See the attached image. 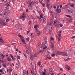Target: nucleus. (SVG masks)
Instances as JSON below:
<instances>
[{"label":"nucleus","mask_w":75,"mask_h":75,"mask_svg":"<svg viewBox=\"0 0 75 75\" xmlns=\"http://www.w3.org/2000/svg\"><path fill=\"white\" fill-rule=\"evenodd\" d=\"M16 28L17 29H18V28H19V26H18V25H16Z\"/></svg>","instance_id":"nucleus-29"},{"label":"nucleus","mask_w":75,"mask_h":75,"mask_svg":"<svg viewBox=\"0 0 75 75\" xmlns=\"http://www.w3.org/2000/svg\"><path fill=\"white\" fill-rule=\"evenodd\" d=\"M16 67L17 69H18V68H19V66L18 64L17 63H16Z\"/></svg>","instance_id":"nucleus-19"},{"label":"nucleus","mask_w":75,"mask_h":75,"mask_svg":"<svg viewBox=\"0 0 75 75\" xmlns=\"http://www.w3.org/2000/svg\"><path fill=\"white\" fill-rule=\"evenodd\" d=\"M37 34L38 35H41V32L40 31H38V30L36 31Z\"/></svg>","instance_id":"nucleus-9"},{"label":"nucleus","mask_w":75,"mask_h":75,"mask_svg":"<svg viewBox=\"0 0 75 75\" xmlns=\"http://www.w3.org/2000/svg\"><path fill=\"white\" fill-rule=\"evenodd\" d=\"M26 54H28L30 53V52H29V51L28 50H26Z\"/></svg>","instance_id":"nucleus-35"},{"label":"nucleus","mask_w":75,"mask_h":75,"mask_svg":"<svg viewBox=\"0 0 75 75\" xmlns=\"http://www.w3.org/2000/svg\"><path fill=\"white\" fill-rule=\"evenodd\" d=\"M9 70L10 72H11V71H12V69H10Z\"/></svg>","instance_id":"nucleus-47"},{"label":"nucleus","mask_w":75,"mask_h":75,"mask_svg":"<svg viewBox=\"0 0 75 75\" xmlns=\"http://www.w3.org/2000/svg\"><path fill=\"white\" fill-rule=\"evenodd\" d=\"M35 57H37V53H35Z\"/></svg>","instance_id":"nucleus-41"},{"label":"nucleus","mask_w":75,"mask_h":75,"mask_svg":"<svg viewBox=\"0 0 75 75\" xmlns=\"http://www.w3.org/2000/svg\"><path fill=\"white\" fill-rule=\"evenodd\" d=\"M70 58H67V59L66 60L67 61H69V60H70Z\"/></svg>","instance_id":"nucleus-53"},{"label":"nucleus","mask_w":75,"mask_h":75,"mask_svg":"<svg viewBox=\"0 0 75 75\" xmlns=\"http://www.w3.org/2000/svg\"><path fill=\"white\" fill-rule=\"evenodd\" d=\"M23 55L26 57V58H27V56L25 55V54H24V53H23Z\"/></svg>","instance_id":"nucleus-58"},{"label":"nucleus","mask_w":75,"mask_h":75,"mask_svg":"<svg viewBox=\"0 0 75 75\" xmlns=\"http://www.w3.org/2000/svg\"><path fill=\"white\" fill-rule=\"evenodd\" d=\"M26 39L28 41H30V39L28 38H26Z\"/></svg>","instance_id":"nucleus-46"},{"label":"nucleus","mask_w":75,"mask_h":75,"mask_svg":"<svg viewBox=\"0 0 75 75\" xmlns=\"http://www.w3.org/2000/svg\"><path fill=\"white\" fill-rule=\"evenodd\" d=\"M25 17H26V14L25 12H24L23 14L21 16L20 18H25Z\"/></svg>","instance_id":"nucleus-3"},{"label":"nucleus","mask_w":75,"mask_h":75,"mask_svg":"<svg viewBox=\"0 0 75 75\" xmlns=\"http://www.w3.org/2000/svg\"><path fill=\"white\" fill-rule=\"evenodd\" d=\"M70 7H73V8H75V4H71L70 5Z\"/></svg>","instance_id":"nucleus-13"},{"label":"nucleus","mask_w":75,"mask_h":75,"mask_svg":"<svg viewBox=\"0 0 75 75\" xmlns=\"http://www.w3.org/2000/svg\"><path fill=\"white\" fill-rule=\"evenodd\" d=\"M62 54H64L63 55V56L67 54V52H62Z\"/></svg>","instance_id":"nucleus-25"},{"label":"nucleus","mask_w":75,"mask_h":75,"mask_svg":"<svg viewBox=\"0 0 75 75\" xmlns=\"http://www.w3.org/2000/svg\"><path fill=\"white\" fill-rule=\"evenodd\" d=\"M26 11L27 13H28V9L27 8L26 9Z\"/></svg>","instance_id":"nucleus-57"},{"label":"nucleus","mask_w":75,"mask_h":75,"mask_svg":"<svg viewBox=\"0 0 75 75\" xmlns=\"http://www.w3.org/2000/svg\"><path fill=\"white\" fill-rule=\"evenodd\" d=\"M60 70H61V71H63V70L62 69L60 68L59 69Z\"/></svg>","instance_id":"nucleus-62"},{"label":"nucleus","mask_w":75,"mask_h":75,"mask_svg":"<svg viewBox=\"0 0 75 75\" xmlns=\"http://www.w3.org/2000/svg\"><path fill=\"white\" fill-rule=\"evenodd\" d=\"M10 56L12 58H13V55L11 54L10 55Z\"/></svg>","instance_id":"nucleus-54"},{"label":"nucleus","mask_w":75,"mask_h":75,"mask_svg":"<svg viewBox=\"0 0 75 75\" xmlns=\"http://www.w3.org/2000/svg\"><path fill=\"white\" fill-rule=\"evenodd\" d=\"M18 37H20V39H21V41H23V40H24V39H23V37L21 36V35H18Z\"/></svg>","instance_id":"nucleus-12"},{"label":"nucleus","mask_w":75,"mask_h":75,"mask_svg":"<svg viewBox=\"0 0 75 75\" xmlns=\"http://www.w3.org/2000/svg\"><path fill=\"white\" fill-rule=\"evenodd\" d=\"M52 4H50L49 5L48 4H47V7L49 9H50V8H52Z\"/></svg>","instance_id":"nucleus-5"},{"label":"nucleus","mask_w":75,"mask_h":75,"mask_svg":"<svg viewBox=\"0 0 75 75\" xmlns=\"http://www.w3.org/2000/svg\"><path fill=\"white\" fill-rule=\"evenodd\" d=\"M30 18L31 19H33V16L32 15H31L30 16Z\"/></svg>","instance_id":"nucleus-33"},{"label":"nucleus","mask_w":75,"mask_h":75,"mask_svg":"<svg viewBox=\"0 0 75 75\" xmlns=\"http://www.w3.org/2000/svg\"><path fill=\"white\" fill-rule=\"evenodd\" d=\"M71 54V51L70 50L66 51V54H65V56H67L68 55Z\"/></svg>","instance_id":"nucleus-4"},{"label":"nucleus","mask_w":75,"mask_h":75,"mask_svg":"<svg viewBox=\"0 0 75 75\" xmlns=\"http://www.w3.org/2000/svg\"><path fill=\"white\" fill-rule=\"evenodd\" d=\"M59 6H57V9L56 10V11H57V10H58V8H59Z\"/></svg>","instance_id":"nucleus-48"},{"label":"nucleus","mask_w":75,"mask_h":75,"mask_svg":"<svg viewBox=\"0 0 75 75\" xmlns=\"http://www.w3.org/2000/svg\"><path fill=\"white\" fill-rule=\"evenodd\" d=\"M7 59L8 61H9V62H11V58H10V57H8L7 58Z\"/></svg>","instance_id":"nucleus-17"},{"label":"nucleus","mask_w":75,"mask_h":75,"mask_svg":"<svg viewBox=\"0 0 75 75\" xmlns=\"http://www.w3.org/2000/svg\"><path fill=\"white\" fill-rule=\"evenodd\" d=\"M26 74L27 75H28V70H27V71Z\"/></svg>","instance_id":"nucleus-56"},{"label":"nucleus","mask_w":75,"mask_h":75,"mask_svg":"<svg viewBox=\"0 0 75 75\" xmlns=\"http://www.w3.org/2000/svg\"><path fill=\"white\" fill-rule=\"evenodd\" d=\"M25 19L24 18H23L22 19L23 21H25Z\"/></svg>","instance_id":"nucleus-63"},{"label":"nucleus","mask_w":75,"mask_h":75,"mask_svg":"<svg viewBox=\"0 0 75 75\" xmlns=\"http://www.w3.org/2000/svg\"><path fill=\"white\" fill-rule=\"evenodd\" d=\"M47 48V46H45V47H43V50H45V49H46Z\"/></svg>","instance_id":"nucleus-42"},{"label":"nucleus","mask_w":75,"mask_h":75,"mask_svg":"<svg viewBox=\"0 0 75 75\" xmlns=\"http://www.w3.org/2000/svg\"><path fill=\"white\" fill-rule=\"evenodd\" d=\"M28 7L30 9H32L33 7L32 6V5H34V2L33 1H31L30 0V1L28 2Z\"/></svg>","instance_id":"nucleus-1"},{"label":"nucleus","mask_w":75,"mask_h":75,"mask_svg":"<svg viewBox=\"0 0 75 75\" xmlns=\"http://www.w3.org/2000/svg\"><path fill=\"white\" fill-rule=\"evenodd\" d=\"M25 47H26V48L28 49V50H30V48L28 46H25Z\"/></svg>","instance_id":"nucleus-24"},{"label":"nucleus","mask_w":75,"mask_h":75,"mask_svg":"<svg viewBox=\"0 0 75 75\" xmlns=\"http://www.w3.org/2000/svg\"><path fill=\"white\" fill-rule=\"evenodd\" d=\"M49 30L50 32L52 31V27H50L49 28Z\"/></svg>","instance_id":"nucleus-14"},{"label":"nucleus","mask_w":75,"mask_h":75,"mask_svg":"<svg viewBox=\"0 0 75 75\" xmlns=\"http://www.w3.org/2000/svg\"><path fill=\"white\" fill-rule=\"evenodd\" d=\"M7 5L8 6H10V2L8 3L7 4Z\"/></svg>","instance_id":"nucleus-36"},{"label":"nucleus","mask_w":75,"mask_h":75,"mask_svg":"<svg viewBox=\"0 0 75 75\" xmlns=\"http://www.w3.org/2000/svg\"><path fill=\"white\" fill-rule=\"evenodd\" d=\"M69 13V14L71 16H74L75 14V11L72 9L69 10L68 11Z\"/></svg>","instance_id":"nucleus-2"},{"label":"nucleus","mask_w":75,"mask_h":75,"mask_svg":"<svg viewBox=\"0 0 75 75\" xmlns=\"http://www.w3.org/2000/svg\"><path fill=\"white\" fill-rule=\"evenodd\" d=\"M2 72L4 74H5L6 72V71H5V70H2Z\"/></svg>","instance_id":"nucleus-26"},{"label":"nucleus","mask_w":75,"mask_h":75,"mask_svg":"<svg viewBox=\"0 0 75 75\" xmlns=\"http://www.w3.org/2000/svg\"><path fill=\"white\" fill-rule=\"evenodd\" d=\"M68 11H69V10H68V9L67 8L66 10H65V11L66 12V13H69V12Z\"/></svg>","instance_id":"nucleus-32"},{"label":"nucleus","mask_w":75,"mask_h":75,"mask_svg":"<svg viewBox=\"0 0 75 75\" xmlns=\"http://www.w3.org/2000/svg\"><path fill=\"white\" fill-rule=\"evenodd\" d=\"M67 68L68 71L71 70V68H70V67L68 66H67Z\"/></svg>","instance_id":"nucleus-18"},{"label":"nucleus","mask_w":75,"mask_h":75,"mask_svg":"<svg viewBox=\"0 0 75 75\" xmlns=\"http://www.w3.org/2000/svg\"><path fill=\"white\" fill-rule=\"evenodd\" d=\"M67 17H71V16L69 15H66Z\"/></svg>","instance_id":"nucleus-51"},{"label":"nucleus","mask_w":75,"mask_h":75,"mask_svg":"<svg viewBox=\"0 0 75 75\" xmlns=\"http://www.w3.org/2000/svg\"><path fill=\"white\" fill-rule=\"evenodd\" d=\"M0 24L2 25H6V23L4 21H2L1 22H0Z\"/></svg>","instance_id":"nucleus-7"},{"label":"nucleus","mask_w":75,"mask_h":75,"mask_svg":"<svg viewBox=\"0 0 75 75\" xmlns=\"http://www.w3.org/2000/svg\"><path fill=\"white\" fill-rule=\"evenodd\" d=\"M26 74V72H25V71H24L23 72V75H25V74Z\"/></svg>","instance_id":"nucleus-31"},{"label":"nucleus","mask_w":75,"mask_h":75,"mask_svg":"<svg viewBox=\"0 0 75 75\" xmlns=\"http://www.w3.org/2000/svg\"><path fill=\"white\" fill-rule=\"evenodd\" d=\"M18 58L19 59H20V57L19 56H18Z\"/></svg>","instance_id":"nucleus-59"},{"label":"nucleus","mask_w":75,"mask_h":75,"mask_svg":"<svg viewBox=\"0 0 75 75\" xmlns=\"http://www.w3.org/2000/svg\"><path fill=\"white\" fill-rule=\"evenodd\" d=\"M42 5L43 7H45V3L43 4H42Z\"/></svg>","instance_id":"nucleus-37"},{"label":"nucleus","mask_w":75,"mask_h":75,"mask_svg":"<svg viewBox=\"0 0 75 75\" xmlns=\"http://www.w3.org/2000/svg\"><path fill=\"white\" fill-rule=\"evenodd\" d=\"M52 48H53V49L54 48V45H52Z\"/></svg>","instance_id":"nucleus-43"},{"label":"nucleus","mask_w":75,"mask_h":75,"mask_svg":"<svg viewBox=\"0 0 75 75\" xmlns=\"http://www.w3.org/2000/svg\"><path fill=\"white\" fill-rule=\"evenodd\" d=\"M31 24V21H30L29 22V24L30 25Z\"/></svg>","instance_id":"nucleus-49"},{"label":"nucleus","mask_w":75,"mask_h":75,"mask_svg":"<svg viewBox=\"0 0 75 75\" xmlns=\"http://www.w3.org/2000/svg\"><path fill=\"white\" fill-rule=\"evenodd\" d=\"M47 58H48L49 59H51V57H47Z\"/></svg>","instance_id":"nucleus-40"},{"label":"nucleus","mask_w":75,"mask_h":75,"mask_svg":"<svg viewBox=\"0 0 75 75\" xmlns=\"http://www.w3.org/2000/svg\"><path fill=\"white\" fill-rule=\"evenodd\" d=\"M7 10H5L4 11V16H6L7 14Z\"/></svg>","instance_id":"nucleus-11"},{"label":"nucleus","mask_w":75,"mask_h":75,"mask_svg":"<svg viewBox=\"0 0 75 75\" xmlns=\"http://www.w3.org/2000/svg\"><path fill=\"white\" fill-rule=\"evenodd\" d=\"M46 19H47V17L46 16H44L43 17V20L44 21H45L46 20Z\"/></svg>","instance_id":"nucleus-21"},{"label":"nucleus","mask_w":75,"mask_h":75,"mask_svg":"<svg viewBox=\"0 0 75 75\" xmlns=\"http://www.w3.org/2000/svg\"><path fill=\"white\" fill-rule=\"evenodd\" d=\"M37 27H38V25H36L34 27L35 29L37 31L38 30V29H37Z\"/></svg>","instance_id":"nucleus-16"},{"label":"nucleus","mask_w":75,"mask_h":75,"mask_svg":"<svg viewBox=\"0 0 75 75\" xmlns=\"http://www.w3.org/2000/svg\"><path fill=\"white\" fill-rule=\"evenodd\" d=\"M43 52H44V50H40L39 52V53H43Z\"/></svg>","instance_id":"nucleus-23"},{"label":"nucleus","mask_w":75,"mask_h":75,"mask_svg":"<svg viewBox=\"0 0 75 75\" xmlns=\"http://www.w3.org/2000/svg\"><path fill=\"white\" fill-rule=\"evenodd\" d=\"M9 21H10V19L9 18H8L6 20V23H8Z\"/></svg>","instance_id":"nucleus-27"},{"label":"nucleus","mask_w":75,"mask_h":75,"mask_svg":"<svg viewBox=\"0 0 75 75\" xmlns=\"http://www.w3.org/2000/svg\"><path fill=\"white\" fill-rule=\"evenodd\" d=\"M61 37H60V38H58V41H60V39H61Z\"/></svg>","instance_id":"nucleus-55"},{"label":"nucleus","mask_w":75,"mask_h":75,"mask_svg":"<svg viewBox=\"0 0 75 75\" xmlns=\"http://www.w3.org/2000/svg\"><path fill=\"white\" fill-rule=\"evenodd\" d=\"M34 3L35 4H37L38 3V2L36 1H35Z\"/></svg>","instance_id":"nucleus-34"},{"label":"nucleus","mask_w":75,"mask_h":75,"mask_svg":"<svg viewBox=\"0 0 75 75\" xmlns=\"http://www.w3.org/2000/svg\"><path fill=\"white\" fill-rule=\"evenodd\" d=\"M57 23V21H55L54 22V24H55Z\"/></svg>","instance_id":"nucleus-45"},{"label":"nucleus","mask_w":75,"mask_h":75,"mask_svg":"<svg viewBox=\"0 0 75 75\" xmlns=\"http://www.w3.org/2000/svg\"><path fill=\"white\" fill-rule=\"evenodd\" d=\"M72 38H74V39L75 38V36H74L71 37Z\"/></svg>","instance_id":"nucleus-60"},{"label":"nucleus","mask_w":75,"mask_h":75,"mask_svg":"<svg viewBox=\"0 0 75 75\" xmlns=\"http://www.w3.org/2000/svg\"><path fill=\"white\" fill-rule=\"evenodd\" d=\"M2 65L5 68H6V65L5 64H3Z\"/></svg>","instance_id":"nucleus-30"},{"label":"nucleus","mask_w":75,"mask_h":75,"mask_svg":"<svg viewBox=\"0 0 75 75\" xmlns=\"http://www.w3.org/2000/svg\"><path fill=\"white\" fill-rule=\"evenodd\" d=\"M40 17L41 18H43V16L42 15H40Z\"/></svg>","instance_id":"nucleus-44"},{"label":"nucleus","mask_w":75,"mask_h":75,"mask_svg":"<svg viewBox=\"0 0 75 75\" xmlns=\"http://www.w3.org/2000/svg\"><path fill=\"white\" fill-rule=\"evenodd\" d=\"M49 71H50V72H52V70L51 69L49 70Z\"/></svg>","instance_id":"nucleus-64"},{"label":"nucleus","mask_w":75,"mask_h":75,"mask_svg":"<svg viewBox=\"0 0 75 75\" xmlns=\"http://www.w3.org/2000/svg\"><path fill=\"white\" fill-rule=\"evenodd\" d=\"M57 53L58 54V55H61V54H62V52H60L58 51H57Z\"/></svg>","instance_id":"nucleus-22"},{"label":"nucleus","mask_w":75,"mask_h":75,"mask_svg":"<svg viewBox=\"0 0 75 75\" xmlns=\"http://www.w3.org/2000/svg\"><path fill=\"white\" fill-rule=\"evenodd\" d=\"M22 41L23 42V44H25V40H22Z\"/></svg>","instance_id":"nucleus-28"},{"label":"nucleus","mask_w":75,"mask_h":75,"mask_svg":"<svg viewBox=\"0 0 75 75\" xmlns=\"http://www.w3.org/2000/svg\"><path fill=\"white\" fill-rule=\"evenodd\" d=\"M62 33V31H60L58 33V34L59 36V37L60 38H61V33Z\"/></svg>","instance_id":"nucleus-8"},{"label":"nucleus","mask_w":75,"mask_h":75,"mask_svg":"<svg viewBox=\"0 0 75 75\" xmlns=\"http://www.w3.org/2000/svg\"><path fill=\"white\" fill-rule=\"evenodd\" d=\"M62 10L61 9V8H60L58 9H57V12L58 13H60L61 12Z\"/></svg>","instance_id":"nucleus-10"},{"label":"nucleus","mask_w":75,"mask_h":75,"mask_svg":"<svg viewBox=\"0 0 75 75\" xmlns=\"http://www.w3.org/2000/svg\"><path fill=\"white\" fill-rule=\"evenodd\" d=\"M0 42L2 43L4 42V40L1 38H0Z\"/></svg>","instance_id":"nucleus-15"},{"label":"nucleus","mask_w":75,"mask_h":75,"mask_svg":"<svg viewBox=\"0 0 75 75\" xmlns=\"http://www.w3.org/2000/svg\"><path fill=\"white\" fill-rule=\"evenodd\" d=\"M41 75H46V73H45V72H44V71H42Z\"/></svg>","instance_id":"nucleus-20"},{"label":"nucleus","mask_w":75,"mask_h":75,"mask_svg":"<svg viewBox=\"0 0 75 75\" xmlns=\"http://www.w3.org/2000/svg\"><path fill=\"white\" fill-rule=\"evenodd\" d=\"M0 57L1 58H4L5 57H6V56L5 55H4L3 54L1 53L0 54Z\"/></svg>","instance_id":"nucleus-6"},{"label":"nucleus","mask_w":75,"mask_h":75,"mask_svg":"<svg viewBox=\"0 0 75 75\" xmlns=\"http://www.w3.org/2000/svg\"><path fill=\"white\" fill-rule=\"evenodd\" d=\"M60 27H62L63 26V24H62L61 23H60Z\"/></svg>","instance_id":"nucleus-38"},{"label":"nucleus","mask_w":75,"mask_h":75,"mask_svg":"<svg viewBox=\"0 0 75 75\" xmlns=\"http://www.w3.org/2000/svg\"><path fill=\"white\" fill-rule=\"evenodd\" d=\"M12 59H13V60H14V61H15V60H16V58H14L13 57L12 58Z\"/></svg>","instance_id":"nucleus-39"},{"label":"nucleus","mask_w":75,"mask_h":75,"mask_svg":"<svg viewBox=\"0 0 75 75\" xmlns=\"http://www.w3.org/2000/svg\"><path fill=\"white\" fill-rule=\"evenodd\" d=\"M55 54H52V57H54V56H55Z\"/></svg>","instance_id":"nucleus-61"},{"label":"nucleus","mask_w":75,"mask_h":75,"mask_svg":"<svg viewBox=\"0 0 75 75\" xmlns=\"http://www.w3.org/2000/svg\"><path fill=\"white\" fill-rule=\"evenodd\" d=\"M51 40H54V38H52V37H51Z\"/></svg>","instance_id":"nucleus-52"},{"label":"nucleus","mask_w":75,"mask_h":75,"mask_svg":"<svg viewBox=\"0 0 75 75\" xmlns=\"http://www.w3.org/2000/svg\"><path fill=\"white\" fill-rule=\"evenodd\" d=\"M44 72H45L46 73L47 72V71L46 70V69H44Z\"/></svg>","instance_id":"nucleus-50"}]
</instances>
